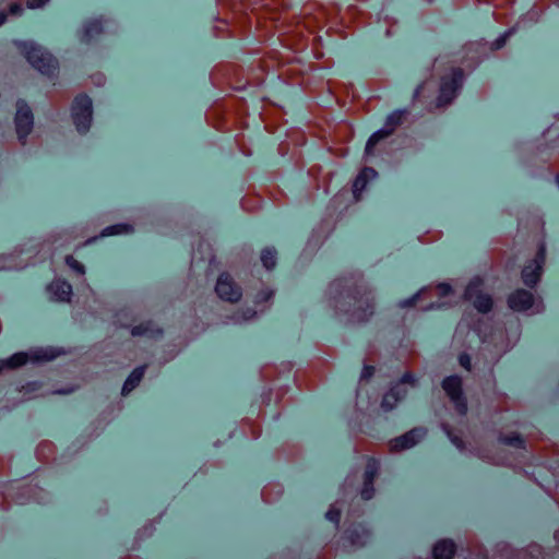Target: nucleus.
<instances>
[{
	"label": "nucleus",
	"instance_id": "f257e3e1",
	"mask_svg": "<svg viewBox=\"0 0 559 559\" xmlns=\"http://www.w3.org/2000/svg\"><path fill=\"white\" fill-rule=\"evenodd\" d=\"M15 44L33 68L46 75L55 73L58 67L57 60L45 48L34 41H16Z\"/></svg>",
	"mask_w": 559,
	"mask_h": 559
},
{
	"label": "nucleus",
	"instance_id": "f03ea898",
	"mask_svg": "<svg viewBox=\"0 0 559 559\" xmlns=\"http://www.w3.org/2000/svg\"><path fill=\"white\" fill-rule=\"evenodd\" d=\"M60 355V352L53 347H38L28 352L15 353L8 359L0 360V371L3 369H15L24 366L28 361L41 362L49 361Z\"/></svg>",
	"mask_w": 559,
	"mask_h": 559
},
{
	"label": "nucleus",
	"instance_id": "7ed1b4c3",
	"mask_svg": "<svg viewBox=\"0 0 559 559\" xmlns=\"http://www.w3.org/2000/svg\"><path fill=\"white\" fill-rule=\"evenodd\" d=\"M463 78L464 75L461 69H453L449 78H442L440 94L437 100L439 107L447 106L456 97L457 92L463 85Z\"/></svg>",
	"mask_w": 559,
	"mask_h": 559
},
{
	"label": "nucleus",
	"instance_id": "20e7f679",
	"mask_svg": "<svg viewBox=\"0 0 559 559\" xmlns=\"http://www.w3.org/2000/svg\"><path fill=\"white\" fill-rule=\"evenodd\" d=\"M92 100L86 95L78 96L72 106V118L80 133L88 131L92 122Z\"/></svg>",
	"mask_w": 559,
	"mask_h": 559
},
{
	"label": "nucleus",
	"instance_id": "39448f33",
	"mask_svg": "<svg viewBox=\"0 0 559 559\" xmlns=\"http://www.w3.org/2000/svg\"><path fill=\"white\" fill-rule=\"evenodd\" d=\"M509 307L514 311H523L530 313H538L544 309L543 302L536 300L532 293L518 289L510 295L508 299Z\"/></svg>",
	"mask_w": 559,
	"mask_h": 559
},
{
	"label": "nucleus",
	"instance_id": "423d86ee",
	"mask_svg": "<svg viewBox=\"0 0 559 559\" xmlns=\"http://www.w3.org/2000/svg\"><path fill=\"white\" fill-rule=\"evenodd\" d=\"M404 115L405 111L396 110L386 118L383 128L376 131L367 141L365 148L366 155H371L372 150L378 142L389 136L395 130V128L402 122Z\"/></svg>",
	"mask_w": 559,
	"mask_h": 559
},
{
	"label": "nucleus",
	"instance_id": "0eeeda50",
	"mask_svg": "<svg viewBox=\"0 0 559 559\" xmlns=\"http://www.w3.org/2000/svg\"><path fill=\"white\" fill-rule=\"evenodd\" d=\"M481 280L476 277L469 282L465 289V299L473 302L474 307L483 313L490 311L492 307L491 297L480 290Z\"/></svg>",
	"mask_w": 559,
	"mask_h": 559
},
{
	"label": "nucleus",
	"instance_id": "6e6552de",
	"mask_svg": "<svg viewBox=\"0 0 559 559\" xmlns=\"http://www.w3.org/2000/svg\"><path fill=\"white\" fill-rule=\"evenodd\" d=\"M34 117L31 108L23 100L16 104L15 129L19 140L24 143L26 136L32 132Z\"/></svg>",
	"mask_w": 559,
	"mask_h": 559
},
{
	"label": "nucleus",
	"instance_id": "1a4fd4ad",
	"mask_svg": "<svg viewBox=\"0 0 559 559\" xmlns=\"http://www.w3.org/2000/svg\"><path fill=\"white\" fill-rule=\"evenodd\" d=\"M406 384L415 386V381L411 373H405L402 377L401 381L396 383L388 393L384 394L381 403V407L384 411H391L396 405V403L406 395Z\"/></svg>",
	"mask_w": 559,
	"mask_h": 559
},
{
	"label": "nucleus",
	"instance_id": "9d476101",
	"mask_svg": "<svg viewBox=\"0 0 559 559\" xmlns=\"http://www.w3.org/2000/svg\"><path fill=\"white\" fill-rule=\"evenodd\" d=\"M545 246L542 245L535 259L524 266L522 280L526 286L533 287L538 283L545 262Z\"/></svg>",
	"mask_w": 559,
	"mask_h": 559
},
{
	"label": "nucleus",
	"instance_id": "9b49d317",
	"mask_svg": "<svg viewBox=\"0 0 559 559\" xmlns=\"http://www.w3.org/2000/svg\"><path fill=\"white\" fill-rule=\"evenodd\" d=\"M442 388L450 397V400L454 403L455 408L460 414H465L466 412V402L462 394V380L456 376L448 377L442 382Z\"/></svg>",
	"mask_w": 559,
	"mask_h": 559
},
{
	"label": "nucleus",
	"instance_id": "f8f14e48",
	"mask_svg": "<svg viewBox=\"0 0 559 559\" xmlns=\"http://www.w3.org/2000/svg\"><path fill=\"white\" fill-rule=\"evenodd\" d=\"M215 290L219 298L230 302L238 301L241 297V289L234 283L233 278L226 273L219 275Z\"/></svg>",
	"mask_w": 559,
	"mask_h": 559
},
{
	"label": "nucleus",
	"instance_id": "ddd939ff",
	"mask_svg": "<svg viewBox=\"0 0 559 559\" xmlns=\"http://www.w3.org/2000/svg\"><path fill=\"white\" fill-rule=\"evenodd\" d=\"M426 436L424 428H414L405 435L397 437L390 442L392 451H402L416 445Z\"/></svg>",
	"mask_w": 559,
	"mask_h": 559
},
{
	"label": "nucleus",
	"instance_id": "4468645a",
	"mask_svg": "<svg viewBox=\"0 0 559 559\" xmlns=\"http://www.w3.org/2000/svg\"><path fill=\"white\" fill-rule=\"evenodd\" d=\"M379 471V462L374 459H369L366 465L365 471V481L364 488L361 489V498L364 500H369L373 497V479L377 476Z\"/></svg>",
	"mask_w": 559,
	"mask_h": 559
},
{
	"label": "nucleus",
	"instance_id": "2eb2a0df",
	"mask_svg": "<svg viewBox=\"0 0 559 559\" xmlns=\"http://www.w3.org/2000/svg\"><path fill=\"white\" fill-rule=\"evenodd\" d=\"M346 296L355 300V309L352 313L355 321H365L372 314V307L370 306L371 298L369 295H364L358 298L347 293Z\"/></svg>",
	"mask_w": 559,
	"mask_h": 559
},
{
	"label": "nucleus",
	"instance_id": "dca6fc26",
	"mask_svg": "<svg viewBox=\"0 0 559 559\" xmlns=\"http://www.w3.org/2000/svg\"><path fill=\"white\" fill-rule=\"evenodd\" d=\"M48 292L51 294V297L55 300L69 301L70 296L72 294V287L69 283H67L64 281L57 280V281H53L48 286Z\"/></svg>",
	"mask_w": 559,
	"mask_h": 559
},
{
	"label": "nucleus",
	"instance_id": "f3484780",
	"mask_svg": "<svg viewBox=\"0 0 559 559\" xmlns=\"http://www.w3.org/2000/svg\"><path fill=\"white\" fill-rule=\"evenodd\" d=\"M377 175V171L371 167H366L360 171L353 185V193L357 201L360 198V193L366 188L367 182L374 179Z\"/></svg>",
	"mask_w": 559,
	"mask_h": 559
},
{
	"label": "nucleus",
	"instance_id": "a211bd4d",
	"mask_svg": "<svg viewBox=\"0 0 559 559\" xmlns=\"http://www.w3.org/2000/svg\"><path fill=\"white\" fill-rule=\"evenodd\" d=\"M455 552V545L450 539L439 540L433 547L435 559H451Z\"/></svg>",
	"mask_w": 559,
	"mask_h": 559
},
{
	"label": "nucleus",
	"instance_id": "6ab92c4d",
	"mask_svg": "<svg viewBox=\"0 0 559 559\" xmlns=\"http://www.w3.org/2000/svg\"><path fill=\"white\" fill-rule=\"evenodd\" d=\"M144 371H145V367L142 366V367H138L135 368L131 374L128 377V379L126 380L123 386H122V395H127L129 394L134 388L138 386V384L140 383V381L142 380L143 376H144Z\"/></svg>",
	"mask_w": 559,
	"mask_h": 559
},
{
	"label": "nucleus",
	"instance_id": "aec40b11",
	"mask_svg": "<svg viewBox=\"0 0 559 559\" xmlns=\"http://www.w3.org/2000/svg\"><path fill=\"white\" fill-rule=\"evenodd\" d=\"M347 534V538L350 544L357 547L365 545L369 536L368 531L361 525L348 531Z\"/></svg>",
	"mask_w": 559,
	"mask_h": 559
},
{
	"label": "nucleus",
	"instance_id": "412c9836",
	"mask_svg": "<svg viewBox=\"0 0 559 559\" xmlns=\"http://www.w3.org/2000/svg\"><path fill=\"white\" fill-rule=\"evenodd\" d=\"M103 31H104L103 22L100 20H93L84 26L82 40L90 41L96 35L100 34Z\"/></svg>",
	"mask_w": 559,
	"mask_h": 559
},
{
	"label": "nucleus",
	"instance_id": "4be33fe9",
	"mask_svg": "<svg viewBox=\"0 0 559 559\" xmlns=\"http://www.w3.org/2000/svg\"><path fill=\"white\" fill-rule=\"evenodd\" d=\"M131 333H132L133 336L145 335V336H148V337H154L155 335L160 333V330L155 328L153 325V323L148 322V323H145V324H140V325L134 326L132 329Z\"/></svg>",
	"mask_w": 559,
	"mask_h": 559
},
{
	"label": "nucleus",
	"instance_id": "5701e85b",
	"mask_svg": "<svg viewBox=\"0 0 559 559\" xmlns=\"http://www.w3.org/2000/svg\"><path fill=\"white\" fill-rule=\"evenodd\" d=\"M277 252L274 248H265L261 252V262L266 270H272L276 264Z\"/></svg>",
	"mask_w": 559,
	"mask_h": 559
},
{
	"label": "nucleus",
	"instance_id": "b1692460",
	"mask_svg": "<svg viewBox=\"0 0 559 559\" xmlns=\"http://www.w3.org/2000/svg\"><path fill=\"white\" fill-rule=\"evenodd\" d=\"M132 231V226L129 224H117L112 226L106 227L102 231V236H112V235H121L129 234Z\"/></svg>",
	"mask_w": 559,
	"mask_h": 559
},
{
	"label": "nucleus",
	"instance_id": "393cba45",
	"mask_svg": "<svg viewBox=\"0 0 559 559\" xmlns=\"http://www.w3.org/2000/svg\"><path fill=\"white\" fill-rule=\"evenodd\" d=\"M66 263L71 270L75 271L76 273L84 274V265L80 263L78 260H75L72 255H68L66 258Z\"/></svg>",
	"mask_w": 559,
	"mask_h": 559
},
{
	"label": "nucleus",
	"instance_id": "a878e982",
	"mask_svg": "<svg viewBox=\"0 0 559 559\" xmlns=\"http://www.w3.org/2000/svg\"><path fill=\"white\" fill-rule=\"evenodd\" d=\"M501 442L515 448H522L524 441L519 435H513L511 437H502Z\"/></svg>",
	"mask_w": 559,
	"mask_h": 559
},
{
	"label": "nucleus",
	"instance_id": "bb28decb",
	"mask_svg": "<svg viewBox=\"0 0 559 559\" xmlns=\"http://www.w3.org/2000/svg\"><path fill=\"white\" fill-rule=\"evenodd\" d=\"M340 514H341L340 509L336 507V504H333V506H331V508L326 512L325 518L329 521L334 522L335 524H337L338 521H340Z\"/></svg>",
	"mask_w": 559,
	"mask_h": 559
},
{
	"label": "nucleus",
	"instance_id": "cd10ccee",
	"mask_svg": "<svg viewBox=\"0 0 559 559\" xmlns=\"http://www.w3.org/2000/svg\"><path fill=\"white\" fill-rule=\"evenodd\" d=\"M426 293H427V289H423V290H420L418 294H416V295H415V296H413L412 298H409V299H405V300L401 301V302H400V307H401V308H405V307H411V306H413V305L415 304V301H416L418 298H420V297H423L424 295H426Z\"/></svg>",
	"mask_w": 559,
	"mask_h": 559
},
{
	"label": "nucleus",
	"instance_id": "c85d7f7f",
	"mask_svg": "<svg viewBox=\"0 0 559 559\" xmlns=\"http://www.w3.org/2000/svg\"><path fill=\"white\" fill-rule=\"evenodd\" d=\"M255 316V312L251 309L246 310L241 316L237 314L234 318L235 323H241L243 321H248Z\"/></svg>",
	"mask_w": 559,
	"mask_h": 559
},
{
	"label": "nucleus",
	"instance_id": "c756f323",
	"mask_svg": "<svg viewBox=\"0 0 559 559\" xmlns=\"http://www.w3.org/2000/svg\"><path fill=\"white\" fill-rule=\"evenodd\" d=\"M513 33V29H510L508 32H506L503 35H501L499 38H497L495 41H493V49H500L501 47L504 46L508 37Z\"/></svg>",
	"mask_w": 559,
	"mask_h": 559
},
{
	"label": "nucleus",
	"instance_id": "7c9ffc66",
	"mask_svg": "<svg viewBox=\"0 0 559 559\" xmlns=\"http://www.w3.org/2000/svg\"><path fill=\"white\" fill-rule=\"evenodd\" d=\"M443 430L445 431V433L448 435V437L450 438V440L452 441V443L459 448V449H462L463 448V442L460 438H457L456 436H452V433L449 431V429L447 428V426H443Z\"/></svg>",
	"mask_w": 559,
	"mask_h": 559
},
{
	"label": "nucleus",
	"instance_id": "2f4dec72",
	"mask_svg": "<svg viewBox=\"0 0 559 559\" xmlns=\"http://www.w3.org/2000/svg\"><path fill=\"white\" fill-rule=\"evenodd\" d=\"M451 293V287L448 285V284H439L437 286V294L440 296V297H445L448 296L449 294Z\"/></svg>",
	"mask_w": 559,
	"mask_h": 559
},
{
	"label": "nucleus",
	"instance_id": "473e14b6",
	"mask_svg": "<svg viewBox=\"0 0 559 559\" xmlns=\"http://www.w3.org/2000/svg\"><path fill=\"white\" fill-rule=\"evenodd\" d=\"M460 365L463 368L469 370L471 369V358H469V356L466 355V354L461 355L460 356Z\"/></svg>",
	"mask_w": 559,
	"mask_h": 559
},
{
	"label": "nucleus",
	"instance_id": "72a5a7b5",
	"mask_svg": "<svg viewBox=\"0 0 559 559\" xmlns=\"http://www.w3.org/2000/svg\"><path fill=\"white\" fill-rule=\"evenodd\" d=\"M46 2H48V0H28L27 7L29 9H37L43 7Z\"/></svg>",
	"mask_w": 559,
	"mask_h": 559
},
{
	"label": "nucleus",
	"instance_id": "f704fd0d",
	"mask_svg": "<svg viewBox=\"0 0 559 559\" xmlns=\"http://www.w3.org/2000/svg\"><path fill=\"white\" fill-rule=\"evenodd\" d=\"M374 368L371 366H365L361 371V379H369L373 374Z\"/></svg>",
	"mask_w": 559,
	"mask_h": 559
},
{
	"label": "nucleus",
	"instance_id": "c9c22d12",
	"mask_svg": "<svg viewBox=\"0 0 559 559\" xmlns=\"http://www.w3.org/2000/svg\"><path fill=\"white\" fill-rule=\"evenodd\" d=\"M23 11L21 4L13 3L10 5V13L13 15H19Z\"/></svg>",
	"mask_w": 559,
	"mask_h": 559
},
{
	"label": "nucleus",
	"instance_id": "e433bc0d",
	"mask_svg": "<svg viewBox=\"0 0 559 559\" xmlns=\"http://www.w3.org/2000/svg\"><path fill=\"white\" fill-rule=\"evenodd\" d=\"M273 296V292L271 290H265V292H262L261 294H259L258 298L259 300H269L271 297Z\"/></svg>",
	"mask_w": 559,
	"mask_h": 559
},
{
	"label": "nucleus",
	"instance_id": "4c0bfd02",
	"mask_svg": "<svg viewBox=\"0 0 559 559\" xmlns=\"http://www.w3.org/2000/svg\"><path fill=\"white\" fill-rule=\"evenodd\" d=\"M445 306V304H430L429 306L423 307V310H431Z\"/></svg>",
	"mask_w": 559,
	"mask_h": 559
},
{
	"label": "nucleus",
	"instance_id": "58836bf2",
	"mask_svg": "<svg viewBox=\"0 0 559 559\" xmlns=\"http://www.w3.org/2000/svg\"><path fill=\"white\" fill-rule=\"evenodd\" d=\"M340 286H341V283L338 281L333 282L330 286L331 293H333L334 290H337Z\"/></svg>",
	"mask_w": 559,
	"mask_h": 559
},
{
	"label": "nucleus",
	"instance_id": "ea45409f",
	"mask_svg": "<svg viewBox=\"0 0 559 559\" xmlns=\"http://www.w3.org/2000/svg\"><path fill=\"white\" fill-rule=\"evenodd\" d=\"M73 390L72 389H69V390H58L56 391V393H59V394H68L70 392H72Z\"/></svg>",
	"mask_w": 559,
	"mask_h": 559
},
{
	"label": "nucleus",
	"instance_id": "a19ab883",
	"mask_svg": "<svg viewBox=\"0 0 559 559\" xmlns=\"http://www.w3.org/2000/svg\"><path fill=\"white\" fill-rule=\"evenodd\" d=\"M5 21V15L4 13L0 12V26L4 23Z\"/></svg>",
	"mask_w": 559,
	"mask_h": 559
},
{
	"label": "nucleus",
	"instance_id": "79ce46f5",
	"mask_svg": "<svg viewBox=\"0 0 559 559\" xmlns=\"http://www.w3.org/2000/svg\"><path fill=\"white\" fill-rule=\"evenodd\" d=\"M492 462H493L495 464H504V461H500V460H492Z\"/></svg>",
	"mask_w": 559,
	"mask_h": 559
},
{
	"label": "nucleus",
	"instance_id": "37998d69",
	"mask_svg": "<svg viewBox=\"0 0 559 559\" xmlns=\"http://www.w3.org/2000/svg\"><path fill=\"white\" fill-rule=\"evenodd\" d=\"M13 266L12 265H3V266H0V269H12Z\"/></svg>",
	"mask_w": 559,
	"mask_h": 559
},
{
	"label": "nucleus",
	"instance_id": "c03bdc74",
	"mask_svg": "<svg viewBox=\"0 0 559 559\" xmlns=\"http://www.w3.org/2000/svg\"><path fill=\"white\" fill-rule=\"evenodd\" d=\"M420 88H421V87H418V88L416 90V92H415V96H418V95H419V93H420Z\"/></svg>",
	"mask_w": 559,
	"mask_h": 559
},
{
	"label": "nucleus",
	"instance_id": "a18cd8bd",
	"mask_svg": "<svg viewBox=\"0 0 559 559\" xmlns=\"http://www.w3.org/2000/svg\"><path fill=\"white\" fill-rule=\"evenodd\" d=\"M555 538L559 542V531H558V532H556V534H555Z\"/></svg>",
	"mask_w": 559,
	"mask_h": 559
}]
</instances>
